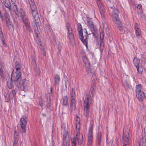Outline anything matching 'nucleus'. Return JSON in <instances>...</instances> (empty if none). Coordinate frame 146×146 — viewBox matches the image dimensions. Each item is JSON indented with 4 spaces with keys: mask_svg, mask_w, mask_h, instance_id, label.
Wrapping results in <instances>:
<instances>
[{
    "mask_svg": "<svg viewBox=\"0 0 146 146\" xmlns=\"http://www.w3.org/2000/svg\"><path fill=\"white\" fill-rule=\"evenodd\" d=\"M89 27L92 33V34L94 36H95V37H96V29L95 26L94 25H93Z\"/></svg>",
    "mask_w": 146,
    "mask_h": 146,
    "instance_id": "393cba45",
    "label": "nucleus"
},
{
    "mask_svg": "<svg viewBox=\"0 0 146 146\" xmlns=\"http://www.w3.org/2000/svg\"><path fill=\"white\" fill-rule=\"evenodd\" d=\"M39 104L40 107L41 108L43 107V102L42 100V98H40L38 102Z\"/></svg>",
    "mask_w": 146,
    "mask_h": 146,
    "instance_id": "4c0bfd02",
    "label": "nucleus"
},
{
    "mask_svg": "<svg viewBox=\"0 0 146 146\" xmlns=\"http://www.w3.org/2000/svg\"><path fill=\"white\" fill-rule=\"evenodd\" d=\"M4 15L5 18L6 24L8 27L9 28H13V25L12 23L10 21L9 15L6 12L4 13Z\"/></svg>",
    "mask_w": 146,
    "mask_h": 146,
    "instance_id": "2eb2a0df",
    "label": "nucleus"
},
{
    "mask_svg": "<svg viewBox=\"0 0 146 146\" xmlns=\"http://www.w3.org/2000/svg\"><path fill=\"white\" fill-rule=\"evenodd\" d=\"M70 96L71 98L70 99H73L74 100H75L76 96L75 92L73 88L71 90L70 92Z\"/></svg>",
    "mask_w": 146,
    "mask_h": 146,
    "instance_id": "cd10ccee",
    "label": "nucleus"
},
{
    "mask_svg": "<svg viewBox=\"0 0 146 146\" xmlns=\"http://www.w3.org/2000/svg\"><path fill=\"white\" fill-rule=\"evenodd\" d=\"M78 34L79 38L82 43L87 47L88 42V35L90 34V33L88 34L86 29H85L84 33L85 34V38L83 36V31L82 29L81 25L80 23H78Z\"/></svg>",
    "mask_w": 146,
    "mask_h": 146,
    "instance_id": "7ed1b4c3",
    "label": "nucleus"
},
{
    "mask_svg": "<svg viewBox=\"0 0 146 146\" xmlns=\"http://www.w3.org/2000/svg\"><path fill=\"white\" fill-rule=\"evenodd\" d=\"M95 86L94 84L93 85H92L91 87L90 88V91L89 92V96H85L84 98H85V97L87 96L89 97L92 100V97H93L94 96V93H95Z\"/></svg>",
    "mask_w": 146,
    "mask_h": 146,
    "instance_id": "dca6fc26",
    "label": "nucleus"
},
{
    "mask_svg": "<svg viewBox=\"0 0 146 146\" xmlns=\"http://www.w3.org/2000/svg\"><path fill=\"white\" fill-rule=\"evenodd\" d=\"M15 67L16 70V71H18V72H21V69L20 68L21 65L19 64V62H16L15 63Z\"/></svg>",
    "mask_w": 146,
    "mask_h": 146,
    "instance_id": "7c9ffc66",
    "label": "nucleus"
},
{
    "mask_svg": "<svg viewBox=\"0 0 146 146\" xmlns=\"http://www.w3.org/2000/svg\"><path fill=\"white\" fill-rule=\"evenodd\" d=\"M27 119L26 116L23 115L20 119V131L21 133L26 132V125L27 124Z\"/></svg>",
    "mask_w": 146,
    "mask_h": 146,
    "instance_id": "6e6552de",
    "label": "nucleus"
},
{
    "mask_svg": "<svg viewBox=\"0 0 146 146\" xmlns=\"http://www.w3.org/2000/svg\"><path fill=\"white\" fill-rule=\"evenodd\" d=\"M141 84L137 85L135 90L136 97L140 101H143L145 97V93L141 91Z\"/></svg>",
    "mask_w": 146,
    "mask_h": 146,
    "instance_id": "0eeeda50",
    "label": "nucleus"
},
{
    "mask_svg": "<svg viewBox=\"0 0 146 146\" xmlns=\"http://www.w3.org/2000/svg\"><path fill=\"white\" fill-rule=\"evenodd\" d=\"M64 81L65 83L64 85L65 87V89H66L67 88V86L68 84V81L66 76L64 77Z\"/></svg>",
    "mask_w": 146,
    "mask_h": 146,
    "instance_id": "72a5a7b5",
    "label": "nucleus"
},
{
    "mask_svg": "<svg viewBox=\"0 0 146 146\" xmlns=\"http://www.w3.org/2000/svg\"><path fill=\"white\" fill-rule=\"evenodd\" d=\"M21 72L16 71V72H13L11 77L10 81H7L8 86L9 88H12L14 87V84L16 86H20V81L21 79Z\"/></svg>",
    "mask_w": 146,
    "mask_h": 146,
    "instance_id": "f03ea898",
    "label": "nucleus"
},
{
    "mask_svg": "<svg viewBox=\"0 0 146 146\" xmlns=\"http://www.w3.org/2000/svg\"><path fill=\"white\" fill-rule=\"evenodd\" d=\"M102 133L99 132L97 136L96 143L98 146H100L101 144Z\"/></svg>",
    "mask_w": 146,
    "mask_h": 146,
    "instance_id": "412c9836",
    "label": "nucleus"
},
{
    "mask_svg": "<svg viewBox=\"0 0 146 146\" xmlns=\"http://www.w3.org/2000/svg\"><path fill=\"white\" fill-rule=\"evenodd\" d=\"M135 59H134L133 61L134 65L136 66L137 69V70L138 72L140 74H141L143 72V69L142 68V67L139 66V61H137V63H136L135 62Z\"/></svg>",
    "mask_w": 146,
    "mask_h": 146,
    "instance_id": "6ab92c4d",
    "label": "nucleus"
},
{
    "mask_svg": "<svg viewBox=\"0 0 146 146\" xmlns=\"http://www.w3.org/2000/svg\"><path fill=\"white\" fill-rule=\"evenodd\" d=\"M97 3L99 8L103 7L101 0H97Z\"/></svg>",
    "mask_w": 146,
    "mask_h": 146,
    "instance_id": "f704fd0d",
    "label": "nucleus"
},
{
    "mask_svg": "<svg viewBox=\"0 0 146 146\" xmlns=\"http://www.w3.org/2000/svg\"><path fill=\"white\" fill-rule=\"evenodd\" d=\"M32 63H33L34 65V64H35V65H36V61L35 60V57H34L33 56H32Z\"/></svg>",
    "mask_w": 146,
    "mask_h": 146,
    "instance_id": "49530a36",
    "label": "nucleus"
},
{
    "mask_svg": "<svg viewBox=\"0 0 146 146\" xmlns=\"http://www.w3.org/2000/svg\"><path fill=\"white\" fill-rule=\"evenodd\" d=\"M1 39V40H2V43L3 44V46L5 47H6L7 46V45L4 41L5 40H4V38H2V39Z\"/></svg>",
    "mask_w": 146,
    "mask_h": 146,
    "instance_id": "c03bdc74",
    "label": "nucleus"
},
{
    "mask_svg": "<svg viewBox=\"0 0 146 146\" xmlns=\"http://www.w3.org/2000/svg\"><path fill=\"white\" fill-rule=\"evenodd\" d=\"M70 108L71 111L74 110L76 108V101L75 100L73 99H70Z\"/></svg>",
    "mask_w": 146,
    "mask_h": 146,
    "instance_id": "5701e85b",
    "label": "nucleus"
},
{
    "mask_svg": "<svg viewBox=\"0 0 146 146\" xmlns=\"http://www.w3.org/2000/svg\"><path fill=\"white\" fill-rule=\"evenodd\" d=\"M14 133H15V135H16V134L17 133V131H16V130H15L14 131Z\"/></svg>",
    "mask_w": 146,
    "mask_h": 146,
    "instance_id": "13d9d810",
    "label": "nucleus"
},
{
    "mask_svg": "<svg viewBox=\"0 0 146 146\" xmlns=\"http://www.w3.org/2000/svg\"><path fill=\"white\" fill-rule=\"evenodd\" d=\"M100 38L101 39H103L104 37V34L103 33H100Z\"/></svg>",
    "mask_w": 146,
    "mask_h": 146,
    "instance_id": "09e8293b",
    "label": "nucleus"
},
{
    "mask_svg": "<svg viewBox=\"0 0 146 146\" xmlns=\"http://www.w3.org/2000/svg\"><path fill=\"white\" fill-rule=\"evenodd\" d=\"M16 94V92L15 90H14L10 92L8 96V98L9 100H11L15 96Z\"/></svg>",
    "mask_w": 146,
    "mask_h": 146,
    "instance_id": "a878e982",
    "label": "nucleus"
},
{
    "mask_svg": "<svg viewBox=\"0 0 146 146\" xmlns=\"http://www.w3.org/2000/svg\"><path fill=\"white\" fill-rule=\"evenodd\" d=\"M0 1L4 4L5 6L10 10L11 8V5L9 0H0Z\"/></svg>",
    "mask_w": 146,
    "mask_h": 146,
    "instance_id": "f3484780",
    "label": "nucleus"
},
{
    "mask_svg": "<svg viewBox=\"0 0 146 146\" xmlns=\"http://www.w3.org/2000/svg\"><path fill=\"white\" fill-rule=\"evenodd\" d=\"M113 22L118 26L121 25V23L118 17L113 18H112Z\"/></svg>",
    "mask_w": 146,
    "mask_h": 146,
    "instance_id": "c85d7f7f",
    "label": "nucleus"
},
{
    "mask_svg": "<svg viewBox=\"0 0 146 146\" xmlns=\"http://www.w3.org/2000/svg\"><path fill=\"white\" fill-rule=\"evenodd\" d=\"M38 44L40 46V48L41 49L42 52H43V54H46L45 50L43 48V47L42 45V43L41 42L39 41Z\"/></svg>",
    "mask_w": 146,
    "mask_h": 146,
    "instance_id": "473e14b6",
    "label": "nucleus"
},
{
    "mask_svg": "<svg viewBox=\"0 0 146 146\" xmlns=\"http://www.w3.org/2000/svg\"><path fill=\"white\" fill-rule=\"evenodd\" d=\"M0 37L1 39L4 38L3 36V33L1 30L0 31Z\"/></svg>",
    "mask_w": 146,
    "mask_h": 146,
    "instance_id": "de8ad7c7",
    "label": "nucleus"
},
{
    "mask_svg": "<svg viewBox=\"0 0 146 146\" xmlns=\"http://www.w3.org/2000/svg\"><path fill=\"white\" fill-rule=\"evenodd\" d=\"M42 115L44 116H46V114L44 113H42Z\"/></svg>",
    "mask_w": 146,
    "mask_h": 146,
    "instance_id": "bf43d9fd",
    "label": "nucleus"
},
{
    "mask_svg": "<svg viewBox=\"0 0 146 146\" xmlns=\"http://www.w3.org/2000/svg\"><path fill=\"white\" fill-rule=\"evenodd\" d=\"M68 132L64 131L63 133V143L62 146H69L70 145V139L68 137H67Z\"/></svg>",
    "mask_w": 146,
    "mask_h": 146,
    "instance_id": "f8f14e48",
    "label": "nucleus"
},
{
    "mask_svg": "<svg viewBox=\"0 0 146 146\" xmlns=\"http://www.w3.org/2000/svg\"><path fill=\"white\" fill-rule=\"evenodd\" d=\"M18 141V138L14 139V143L13 146H17V144Z\"/></svg>",
    "mask_w": 146,
    "mask_h": 146,
    "instance_id": "79ce46f5",
    "label": "nucleus"
},
{
    "mask_svg": "<svg viewBox=\"0 0 146 146\" xmlns=\"http://www.w3.org/2000/svg\"><path fill=\"white\" fill-rule=\"evenodd\" d=\"M76 130H77L79 131L80 130V119L79 117L78 116H76Z\"/></svg>",
    "mask_w": 146,
    "mask_h": 146,
    "instance_id": "aec40b11",
    "label": "nucleus"
},
{
    "mask_svg": "<svg viewBox=\"0 0 146 146\" xmlns=\"http://www.w3.org/2000/svg\"><path fill=\"white\" fill-rule=\"evenodd\" d=\"M66 28L68 30L67 37L69 40L70 43L72 44L74 43V37L72 28L68 23L66 24Z\"/></svg>",
    "mask_w": 146,
    "mask_h": 146,
    "instance_id": "1a4fd4ad",
    "label": "nucleus"
},
{
    "mask_svg": "<svg viewBox=\"0 0 146 146\" xmlns=\"http://www.w3.org/2000/svg\"><path fill=\"white\" fill-rule=\"evenodd\" d=\"M17 16L18 17H21L23 23L26 26L27 29L29 32H31L32 30L30 27V23L28 21V17L26 16L25 13L23 9H21L20 12L19 13H18Z\"/></svg>",
    "mask_w": 146,
    "mask_h": 146,
    "instance_id": "20e7f679",
    "label": "nucleus"
},
{
    "mask_svg": "<svg viewBox=\"0 0 146 146\" xmlns=\"http://www.w3.org/2000/svg\"><path fill=\"white\" fill-rule=\"evenodd\" d=\"M50 91L51 93L52 92V88H50Z\"/></svg>",
    "mask_w": 146,
    "mask_h": 146,
    "instance_id": "052dcab7",
    "label": "nucleus"
},
{
    "mask_svg": "<svg viewBox=\"0 0 146 146\" xmlns=\"http://www.w3.org/2000/svg\"><path fill=\"white\" fill-rule=\"evenodd\" d=\"M93 129V124H91L89 127L87 146H92Z\"/></svg>",
    "mask_w": 146,
    "mask_h": 146,
    "instance_id": "9d476101",
    "label": "nucleus"
},
{
    "mask_svg": "<svg viewBox=\"0 0 146 146\" xmlns=\"http://www.w3.org/2000/svg\"><path fill=\"white\" fill-rule=\"evenodd\" d=\"M129 137V133L128 132H123L122 137L123 146H130V142L128 139Z\"/></svg>",
    "mask_w": 146,
    "mask_h": 146,
    "instance_id": "9b49d317",
    "label": "nucleus"
},
{
    "mask_svg": "<svg viewBox=\"0 0 146 146\" xmlns=\"http://www.w3.org/2000/svg\"><path fill=\"white\" fill-rule=\"evenodd\" d=\"M140 30L139 28L136 29V33L137 35L139 36L140 33Z\"/></svg>",
    "mask_w": 146,
    "mask_h": 146,
    "instance_id": "a19ab883",
    "label": "nucleus"
},
{
    "mask_svg": "<svg viewBox=\"0 0 146 146\" xmlns=\"http://www.w3.org/2000/svg\"><path fill=\"white\" fill-rule=\"evenodd\" d=\"M135 29L137 28H139L138 27V25L137 23H135Z\"/></svg>",
    "mask_w": 146,
    "mask_h": 146,
    "instance_id": "864d4df0",
    "label": "nucleus"
},
{
    "mask_svg": "<svg viewBox=\"0 0 146 146\" xmlns=\"http://www.w3.org/2000/svg\"><path fill=\"white\" fill-rule=\"evenodd\" d=\"M1 39V40H2V43L3 44V46L5 47H6L7 46V45L4 41L5 40H4V38H2V39Z\"/></svg>",
    "mask_w": 146,
    "mask_h": 146,
    "instance_id": "a18cd8bd",
    "label": "nucleus"
},
{
    "mask_svg": "<svg viewBox=\"0 0 146 146\" xmlns=\"http://www.w3.org/2000/svg\"><path fill=\"white\" fill-rule=\"evenodd\" d=\"M3 64L2 62L1 59L0 58V76L2 78H3L4 75L3 73Z\"/></svg>",
    "mask_w": 146,
    "mask_h": 146,
    "instance_id": "bb28decb",
    "label": "nucleus"
},
{
    "mask_svg": "<svg viewBox=\"0 0 146 146\" xmlns=\"http://www.w3.org/2000/svg\"><path fill=\"white\" fill-rule=\"evenodd\" d=\"M96 74H93V75H92V76L93 77H94V78H95V76L96 77Z\"/></svg>",
    "mask_w": 146,
    "mask_h": 146,
    "instance_id": "4d7b16f0",
    "label": "nucleus"
},
{
    "mask_svg": "<svg viewBox=\"0 0 146 146\" xmlns=\"http://www.w3.org/2000/svg\"><path fill=\"white\" fill-rule=\"evenodd\" d=\"M100 33H104V30L103 29H102L100 31Z\"/></svg>",
    "mask_w": 146,
    "mask_h": 146,
    "instance_id": "5fc2aeb1",
    "label": "nucleus"
},
{
    "mask_svg": "<svg viewBox=\"0 0 146 146\" xmlns=\"http://www.w3.org/2000/svg\"><path fill=\"white\" fill-rule=\"evenodd\" d=\"M28 3L30 5L31 9L29 13L32 15L35 21V23L34 25L33 24V26L34 27L35 30H37L38 29V26H39L41 25L37 9L34 0H28Z\"/></svg>",
    "mask_w": 146,
    "mask_h": 146,
    "instance_id": "f257e3e1",
    "label": "nucleus"
},
{
    "mask_svg": "<svg viewBox=\"0 0 146 146\" xmlns=\"http://www.w3.org/2000/svg\"><path fill=\"white\" fill-rule=\"evenodd\" d=\"M68 98L67 96H64L62 100V105L64 106H67L68 105Z\"/></svg>",
    "mask_w": 146,
    "mask_h": 146,
    "instance_id": "4be33fe9",
    "label": "nucleus"
},
{
    "mask_svg": "<svg viewBox=\"0 0 146 146\" xmlns=\"http://www.w3.org/2000/svg\"><path fill=\"white\" fill-rule=\"evenodd\" d=\"M82 59L83 62L85 64V67L86 68H90V63L88 58L86 55H83L82 56Z\"/></svg>",
    "mask_w": 146,
    "mask_h": 146,
    "instance_id": "a211bd4d",
    "label": "nucleus"
},
{
    "mask_svg": "<svg viewBox=\"0 0 146 146\" xmlns=\"http://www.w3.org/2000/svg\"><path fill=\"white\" fill-rule=\"evenodd\" d=\"M14 139L18 138V133H17L16 135H14Z\"/></svg>",
    "mask_w": 146,
    "mask_h": 146,
    "instance_id": "3c124183",
    "label": "nucleus"
},
{
    "mask_svg": "<svg viewBox=\"0 0 146 146\" xmlns=\"http://www.w3.org/2000/svg\"><path fill=\"white\" fill-rule=\"evenodd\" d=\"M35 71L36 72V75L38 76L39 74V69L36 68H35Z\"/></svg>",
    "mask_w": 146,
    "mask_h": 146,
    "instance_id": "37998d69",
    "label": "nucleus"
},
{
    "mask_svg": "<svg viewBox=\"0 0 146 146\" xmlns=\"http://www.w3.org/2000/svg\"><path fill=\"white\" fill-rule=\"evenodd\" d=\"M125 84H126V86H127L128 88H129V85L128 84V83H127V82H126Z\"/></svg>",
    "mask_w": 146,
    "mask_h": 146,
    "instance_id": "6e6d98bb",
    "label": "nucleus"
},
{
    "mask_svg": "<svg viewBox=\"0 0 146 146\" xmlns=\"http://www.w3.org/2000/svg\"><path fill=\"white\" fill-rule=\"evenodd\" d=\"M119 29L121 31H122L123 30V28L121 26V25L118 26Z\"/></svg>",
    "mask_w": 146,
    "mask_h": 146,
    "instance_id": "603ef678",
    "label": "nucleus"
},
{
    "mask_svg": "<svg viewBox=\"0 0 146 146\" xmlns=\"http://www.w3.org/2000/svg\"><path fill=\"white\" fill-rule=\"evenodd\" d=\"M139 146H146V141H143L139 143Z\"/></svg>",
    "mask_w": 146,
    "mask_h": 146,
    "instance_id": "ea45409f",
    "label": "nucleus"
},
{
    "mask_svg": "<svg viewBox=\"0 0 146 146\" xmlns=\"http://www.w3.org/2000/svg\"><path fill=\"white\" fill-rule=\"evenodd\" d=\"M142 5L141 4L138 5L137 6V8L139 9H140L141 8Z\"/></svg>",
    "mask_w": 146,
    "mask_h": 146,
    "instance_id": "8fccbe9b",
    "label": "nucleus"
},
{
    "mask_svg": "<svg viewBox=\"0 0 146 146\" xmlns=\"http://www.w3.org/2000/svg\"><path fill=\"white\" fill-rule=\"evenodd\" d=\"M47 102L46 105V107L47 108H49L50 106L51 100L50 97L48 98V96L47 97Z\"/></svg>",
    "mask_w": 146,
    "mask_h": 146,
    "instance_id": "2f4dec72",
    "label": "nucleus"
},
{
    "mask_svg": "<svg viewBox=\"0 0 146 146\" xmlns=\"http://www.w3.org/2000/svg\"><path fill=\"white\" fill-rule=\"evenodd\" d=\"M87 23L89 27L94 25L92 21V20L90 19L89 20V21H88Z\"/></svg>",
    "mask_w": 146,
    "mask_h": 146,
    "instance_id": "58836bf2",
    "label": "nucleus"
},
{
    "mask_svg": "<svg viewBox=\"0 0 146 146\" xmlns=\"http://www.w3.org/2000/svg\"><path fill=\"white\" fill-rule=\"evenodd\" d=\"M84 101V114L86 117L89 115V110L91 106V99L88 97L86 96L83 98Z\"/></svg>",
    "mask_w": 146,
    "mask_h": 146,
    "instance_id": "39448f33",
    "label": "nucleus"
},
{
    "mask_svg": "<svg viewBox=\"0 0 146 146\" xmlns=\"http://www.w3.org/2000/svg\"><path fill=\"white\" fill-rule=\"evenodd\" d=\"M13 8L14 9V11L15 12V13L17 15H18V11L17 10V8L16 5H15L13 6Z\"/></svg>",
    "mask_w": 146,
    "mask_h": 146,
    "instance_id": "c9c22d12",
    "label": "nucleus"
},
{
    "mask_svg": "<svg viewBox=\"0 0 146 146\" xmlns=\"http://www.w3.org/2000/svg\"><path fill=\"white\" fill-rule=\"evenodd\" d=\"M60 80L59 76L57 74H56L54 78V85H58L59 83Z\"/></svg>",
    "mask_w": 146,
    "mask_h": 146,
    "instance_id": "b1692460",
    "label": "nucleus"
},
{
    "mask_svg": "<svg viewBox=\"0 0 146 146\" xmlns=\"http://www.w3.org/2000/svg\"><path fill=\"white\" fill-rule=\"evenodd\" d=\"M28 81L26 79H24L20 81V86H16L17 87L20 88L21 90H23L24 91H26L27 90V83Z\"/></svg>",
    "mask_w": 146,
    "mask_h": 146,
    "instance_id": "ddd939ff",
    "label": "nucleus"
},
{
    "mask_svg": "<svg viewBox=\"0 0 146 146\" xmlns=\"http://www.w3.org/2000/svg\"><path fill=\"white\" fill-rule=\"evenodd\" d=\"M99 8L100 11V13L102 17L104 18L105 15V13L104 8L103 7H102Z\"/></svg>",
    "mask_w": 146,
    "mask_h": 146,
    "instance_id": "c756f323",
    "label": "nucleus"
},
{
    "mask_svg": "<svg viewBox=\"0 0 146 146\" xmlns=\"http://www.w3.org/2000/svg\"><path fill=\"white\" fill-rule=\"evenodd\" d=\"M77 133L76 137L71 139L72 146H76V144L77 143L79 145L82 144L83 141V135L80 133L79 131L77 130H76Z\"/></svg>",
    "mask_w": 146,
    "mask_h": 146,
    "instance_id": "423d86ee",
    "label": "nucleus"
},
{
    "mask_svg": "<svg viewBox=\"0 0 146 146\" xmlns=\"http://www.w3.org/2000/svg\"><path fill=\"white\" fill-rule=\"evenodd\" d=\"M108 10L109 11H112V14L111 16L112 18L118 17V10L116 8H115L114 7H108Z\"/></svg>",
    "mask_w": 146,
    "mask_h": 146,
    "instance_id": "4468645a",
    "label": "nucleus"
},
{
    "mask_svg": "<svg viewBox=\"0 0 146 146\" xmlns=\"http://www.w3.org/2000/svg\"><path fill=\"white\" fill-rule=\"evenodd\" d=\"M69 108L68 107H66V109L65 108H64L62 109V111L64 113H68L69 112Z\"/></svg>",
    "mask_w": 146,
    "mask_h": 146,
    "instance_id": "e433bc0d",
    "label": "nucleus"
}]
</instances>
